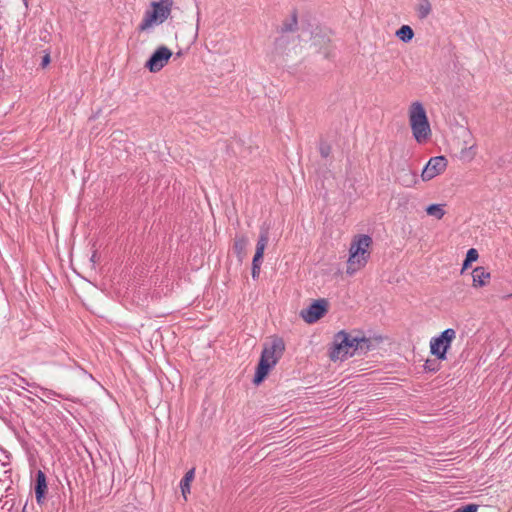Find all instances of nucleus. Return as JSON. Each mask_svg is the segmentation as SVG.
<instances>
[{"instance_id": "f257e3e1", "label": "nucleus", "mask_w": 512, "mask_h": 512, "mask_svg": "<svg viewBox=\"0 0 512 512\" xmlns=\"http://www.w3.org/2000/svg\"><path fill=\"white\" fill-rule=\"evenodd\" d=\"M371 342L366 337H353L344 330L334 336L333 347L330 351L332 360H343L347 356H353L357 351L366 353L370 350Z\"/></svg>"}, {"instance_id": "f03ea898", "label": "nucleus", "mask_w": 512, "mask_h": 512, "mask_svg": "<svg viewBox=\"0 0 512 512\" xmlns=\"http://www.w3.org/2000/svg\"><path fill=\"white\" fill-rule=\"evenodd\" d=\"M284 349V342L280 338L274 339L270 346L264 347L254 375V384L259 385L264 381L270 369L273 368L281 358Z\"/></svg>"}, {"instance_id": "7ed1b4c3", "label": "nucleus", "mask_w": 512, "mask_h": 512, "mask_svg": "<svg viewBox=\"0 0 512 512\" xmlns=\"http://www.w3.org/2000/svg\"><path fill=\"white\" fill-rule=\"evenodd\" d=\"M371 244L372 238L368 235H358L352 240L347 262L348 274L352 275L366 265L370 256L368 248Z\"/></svg>"}, {"instance_id": "20e7f679", "label": "nucleus", "mask_w": 512, "mask_h": 512, "mask_svg": "<svg viewBox=\"0 0 512 512\" xmlns=\"http://www.w3.org/2000/svg\"><path fill=\"white\" fill-rule=\"evenodd\" d=\"M409 121L413 136L418 143L425 142L431 135L426 111L420 102H414L409 111Z\"/></svg>"}, {"instance_id": "39448f33", "label": "nucleus", "mask_w": 512, "mask_h": 512, "mask_svg": "<svg viewBox=\"0 0 512 512\" xmlns=\"http://www.w3.org/2000/svg\"><path fill=\"white\" fill-rule=\"evenodd\" d=\"M173 1L172 0H160L158 2H152V10L145 12L144 18L138 26L139 31H147L153 25L162 24L171 14Z\"/></svg>"}, {"instance_id": "423d86ee", "label": "nucleus", "mask_w": 512, "mask_h": 512, "mask_svg": "<svg viewBox=\"0 0 512 512\" xmlns=\"http://www.w3.org/2000/svg\"><path fill=\"white\" fill-rule=\"evenodd\" d=\"M456 337V332L452 328H448L441 332L437 337L430 340V352L439 360L447 358V351L451 347L452 341Z\"/></svg>"}, {"instance_id": "0eeeda50", "label": "nucleus", "mask_w": 512, "mask_h": 512, "mask_svg": "<svg viewBox=\"0 0 512 512\" xmlns=\"http://www.w3.org/2000/svg\"><path fill=\"white\" fill-rule=\"evenodd\" d=\"M327 309V300L318 299L313 301L306 309L301 310L300 316L306 323H315L326 314Z\"/></svg>"}, {"instance_id": "6e6552de", "label": "nucleus", "mask_w": 512, "mask_h": 512, "mask_svg": "<svg viewBox=\"0 0 512 512\" xmlns=\"http://www.w3.org/2000/svg\"><path fill=\"white\" fill-rule=\"evenodd\" d=\"M172 51L166 46L158 47L145 63V68L150 72H159L169 61Z\"/></svg>"}, {"instance_id": "1a4fd4ad", "label": "nucleus", "mask_w": 512, "mask_h": 512, "mask_svg": "<svg viewBox=\"0 0 512 512\" xmlns=\"http://www.w3.org/2000/svg\"><path fill=\"white\" fill-rule=\"evenodd\" d=\"M447 160L444 156H436L430 158L426 166L424 167L421 177L423 181H428L433 179L435 176L439 175L446 168Z\"/></svg>"}, {"instance_id": "9d476101", "label": "nucleus", "mask_w": 512, "mask_h": 512, "mask_svg": "<svg viewBox=\"0 0 512 512\" xmlns=\"http://www.w3.org/2000/svg\"><path fill=\"white\" fill-rule=\"evenodd\" d=\"M35 496L38 504H43L45 499V494L47 492V482L46 475L43 471L38 470L35 478Z\"/></svg>"}, {"instance_id": "9b49d317", "label": "nucleus", "mask_w": 512, "mask_h": 512, "mask_svg": "<svg viewBox=\"0 0 512 512\" xmlns=\"http://www.w3.org/2000/svg\"><path fill=\"white\" fill-rule=\"evenodd\" d=\"M472 286L474 288H479L485 286L491 275L490 272L486 270V268L479 266L473 269L472 273Z\"/></svg>"}, {"instance_id": "f8f14e48", "label": "nucleus", "mask_w": 512, "mask_h": 512, "mask_svg": "<svg viewBox=\"0 0 512 512\" xmlns=\"http://www.w3.org/2000/svg\"><path fill=\"white\" fill-rule=\"evenodd\" d=\"M248 242V238L244 235L238 236L234 240L233 250L240 261H242L246 255Z\"/></svg>"}, {"instance_id": "ddd939ff", "label": "nucleus", "mask_w": 512, "mask_h": 512, "mask_svg": "<svg viewBox=\"0 0 512 512\" xmlns=\"http://www.w3.org/2000/svg\"><path fill=\"white\" fill-rule=\"evenodd\" d=\"M269 241V231L268 229L261 228L259 239L256 244L255 255H258L263 258L265 248Z\"/></svg>"}, {"instance_id": "4468645a", "label": "nucleus", "mask_w": 512, "mask_h": 512, "mask_svg": "<svg viewBox=\"0 0 512 512\" xmlns=\"http://www.w3.org/2000/svg\"><path fill=\"white\" fill-rule=\"evenodd\" d=\"M194 475L195 469L192 468L185 473L184 477L180 481L181 492L185 500L187 499V494L190 493V484L194 479Z\"/></svg>"}, {"instance_id": "2eb2a0df", "label": "nucleus", "mask_w": 512, "mask_h": 512, "mask_svg": "<svg viewBox=\"0 0 512 512\" xmlns=\"http://www.w3.org/2000/svg\"><path fill=\"white\" fill-rule=\"evenodd\" d=\"M298 29V18H297V12L294 10L291 14V18L287 19L283 22L280 32L281 33H287V32H295Z\"/></svg>"}, {"instance_id": "dca6fc26", "label": "nucleus", "mask_w": 512, "mask_h": 512, "mask_svg": "<svg viewBox=\"0 0 512 512\" xmlns=\"http://www.w3.org/2000/svg\"><path fill=\"white\" fill-rule=\"evenodd\" d=\"M397 181L406 187L411 186L412 184L416 183V174L412 173L408 169H402V171L397 176Z\"/></svg>"}, {"instance_id": "f3484780", "label": "nucleus", "mask_w": 512, "mask_h": 512, "mask_svg": "<svg viewBox=\"0 0 512 512\" xmlns=\"http://www.w3.org/2000/svg\"><path fill=\"white\" fill-rule=\"evenodd\" d=\"M396 36L405 43H408L414 37V31L409 25H403L396 31Z\"/></svg>"}, {"instance_id": "a211bd4d", "label": "nucleus", "mask_w": 512, "mask_h": 512, "mask_svg": "<svg viewBox=\"0 0 512 512\" xmlns=\"http://www.w3.org/2000/svg\"><path fill=\"white\" fill-rule=\"evenodd\" d=\"M432 5L429 0H420L417 5L416 11L420 19H425L431 13Z\"/></svg>"}, {"instance_id": "6ab92c4d", "label": "nucleus", "mask_w": 512, "mask_h": 512, "mask_svg": "<svg viewBox=\"0 0 512 512\" xmlns=\"http://www.w3.org/2000/svg\"><path fill=\"white\" fill-rule=\"evenodd\" d=\"M426 213L430 216H433L437 219H442L445 215V211L443 209L442 204H431L426 208Z\"/></svg>"}, {"instance_id": "aec40b11", "label": "nucleus", "mask_w": 512, "mask_h": 512, "mask_svg": "<svg viewBox=\"0 0 512 512\" xmlns=\"http://www.w3.org/2000/svg\"><path fill=\"white\" fill-rule=\"evenodd\" d=\"M424 369L427 372H437L440 369L439 359H428L424 364Z\"/></svg>"}, {"instance_id": "412c9836", "label": "nucleus", "mask_w": 512, "mask_h": 512, "mask_svg": "<svg viewBox=\"0 0 512 512\" xmlns=\"http://www.w3.org/2000/svg\"><path fill=\"white\" fill-rule=\"evenodd\" d=\"M320 155L324 158H327L331 153V146L326 142H321L319 145Z\"/></svg>"}, {"instance_id": "4be33fe9", "label": "nucleus", "mask_w": 512, "mask_h": 512, "mask_svg": "<svg viewBox=\"0 0 512 512\" xmlns=\"http://www.w3.org/2000/svg\"><path fill=\"white\" fill-rule=\"evenodd\" d=\"M478 257H479L478 251L475 248H470L466 253L465 259L470 262H474L478 259Z\"/></svg>"}, {"instance_id": "5701e85b", "label": "nucleus", "mask_w": 512, "mask_h": 512, "mask_svg": "<svg viewBox=\"0 0 512 512\" xmlns=\"http://www.w3.org/2000/svg\"><path fill=\"white\" fill-rule=\"evenodd\" d=\"M477 509H478V505L468 504V505L459 507L454 512H477Z\"/></svg>"}, {"instance_id": "b1692460", "label": "nucleus", "mask_w": 512, "mask_h": 512, "mask_svg": "<svg viewBox=\"0 0 512 512\" xmlns=\"http://www.w3.org/2000/svg\"><path fill=\"white\" fill-rule=\"evenodd\" d=\"M51 59H50V54L49 53H46L43 57H42V61H41V67L42 68H45L49 63H50Z\"/></svg>"}, {"instance_id": "393cba45", "label": "nucleus", "mask_w": 512, "mask_h": 512, "mask_svg": "<svg viewBox=\"0 0 512 512\" xmlns=\"http://www.w3.org/2000/svg\"><path fill=\"white\" fill-rule=\"evenodd\" d=\"M251 274H252V278L253 279H257L259 277V274H260V267L257 266V265H252Z\"/></svg>"}, {"instance_id": "a878e982", "label": "nucleus", "mask_w": 512, "mask_h": 512, "mask_svg": "<svg viewBox=\"0 0 512 512\" xmlns=\"http://www.w3.org/2000/svg\"><path fill=\"white\" fill-rule=\"evenodd\" d=\"M262 259H263L262 257H260L258 255H254L253 260H252V265H257V266L261 267Z\"/></svg>"}, {"instance_id": "bb28decb", "label": "nucleus", "mask_w": 512, "mask_h": 512, "mask_svg": "<svg viewBox=\"0 0 512 512\" xmlns=\"http://www.w3.org/2000/svg\"><path fill=\"white\" fill-rule=\"evenodd\" d=\"M471 263L472 262L464 259L463 264H462L461 273H464V271L470 267Z\"/></svg>"}, {"instance_id": "cd10ccee", "label": "nucleus", "mask_w": 512, "mask_h": 512, "mask_svg": "<svg viewBox=\"0 0 512 512\" xmlns=\"http://www.w3.org/2000/svg\"><path fill=\"white\" fill-rule=\"evenodd\" d=\"M281 42H282V38H278V39H276L275 43H276V45H280Z\"/></svg>"}, {"instance_id": "c85d7f7f", "label": "nucleus", "mask_w": 512, "mask_h": 512, "mask_svg": "<svg viewBox=\"0 0 512 512\" xmlns=\"http://www.w3.org/2000/svg\"><path fill=\"white\" fill-rule=\"evenodd\" d=\"M24 2H25V5L27 6V0H24Z\"/></svg>"}]
</instances>
